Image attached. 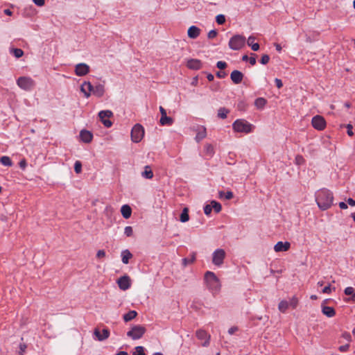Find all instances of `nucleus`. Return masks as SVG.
<instances>
[{
    "instance_id": "obj_43",
    "label": "nucleus",
    "mask_w": 355,
    "mask_h": 355,
    "mask_svg": "<svg viewBox=\"0 0 355 355\" xmlns=\"http://www.w3.org/2000/svg\"><path fill=\"white\" fill-rule=\"evenodd\" d=\"M220 83L219 82L214 83L210 85L209 89L213 92H217L220 89Z\"/></svg>"
},
{
    "instance_id": "obj_58",
    "label": "nucleus",
    "mask_w": 355,
    "mask_h": 355,
    "mask_svg": "<svg viewBox=\"0 0 355 355\" xmlns=\"http://www.w3.org/2000/svg\"><path fill=\"white\" fill-rule=\"evenodd\" d=\"M19 167L21 168L24 169L26 168V159H21L19 162Z\"/></svg>"
},
{
    "instance_id": "obj_28",
    "label": "nucleus",
    "mask_w": 355,
    "mask_h": 355,
    "mask_svg": "<svg viewBox=\"0 0 355 355\" xmlns=\"http://www.w3.org/2000/svg\"><path fill=\"white\" fill-rule=\"evenodd\" d=\"M344 293L346 295L351 296V297L348 300H351V301L355 302V291H354V288L353 287H351V286L347 287L344 291Z\"/></svg>"
},
{
    "instance_id": "obj_36",
    "label": "nucleus",
    "mask_w": 355,
    "mask_h": 355,
    "mask_svg": "<svg viewBox=\"0 0 355 355\" xmlns=\"http://www.w3.org/2000/svg\"><path fill=\"white\" fill-rule=\"evenodd\" d=\"M196 260V253H193L191 256V258H184L182 259V263L184 266H187L188 264L193 263Z\"/></svg>"
},
{
    "instance_id": "obj_15",
    "label": "nucleus",
    "mask_w": 355,
    "mask_h": 355,
    "mask_svg": "<svg viewBox=\"0 0 355 355\" xmlns=\"http://www.w3.org/2000/svg\"><path fill=\"white\" fill-rule=\"evenodd\" d=\"M93 89V85L90 82L85 81L80 87V91L84 94L86 98H89L91 96L92 91Z\"/></svg>"
},
{
    "instance_id": "obj_40",
    "label": "nucleus",
    "mask_w": 355,
    "mask_h": 355,
    "mask_svg": "<svg viewBox=\"0 0 355 355\" xmlns=\"http://www.w3.org/2000/svg\"><path fill=\"white\" fill-rule=\"evenodd\" d=\"M133 355H146L144 348L142 346H137L135 347V352Z\"/></svg>"
},
{
    "instance_id": "obj_23",
    "label": "nucleus",
    "mask_w": 355,
    "mask_h": 355,
    "mask_svg": "<svg viewBox=\"0 0 355 355\" xmlns=\"http://www.w3.org/2000/svg\"><path fill=\"white\" fill-rule=\"evenodd\" d=\"M121 212L123 217L125 219H128L131 216L132 209L129 205H124L121 207Z\"/></svg>"
},
{
    "instance_id": "obj_37",
    "label": "nucleus",
    "mask_w": 355,
    "mask_h": 355,
    "mask_svg": "<svg viewBox=\"0 0 355 355\" xmlns=\"http://www.w3.org/2000/svg\"><path fill=\"white\" fill-rule=\"evenodd\" d=\"M211 206L212 207V209H214V210L216 212V213H219L220 211H221V209H222V207H221V205L215 201V200H212L211 202Z\"/></svg>"
},
{
    "instance_id": "obj_42",
    "label": "nucleus",
    "mask_w": 355,
    "mask_h": 355,
    "mask_svg": "<svg viewBox=\"0 0 355 355\" xmlns=\"http://www.w3.org/2000/svg\"><path fill=\"white\" fill-rule=\"evenodd\" d=\"M74 171L76 173H80L82 171V164L80 161H76L74 164Z\"/></svg>"
},
{
    "instance_id": "obj_64",
    "label": "nucleus",
    "mask_w": 355,
    "mask_h": 355,
    "mask_svg": "<svg viewBox=\"0 0 355 355\" xmlns=\"http://www.w3.org/2000/svg\"><path fill=\"white\" fill-rule=\"evenodd\" d=\"M347 202L350 206H355V200L352 198H348Z\"/></svg>"
},
{
    "instance_id": "obj_44",
    "label": "nucleus",
    "mask_w": 355,
    "mask_h": 355,
    "mask_svg": "<svg viewBox=\"0 0 355 355\" xmlns=\"http://www.w3.org/2000/svg\"><path fill=\"white\" fill-rule=\"evenodd\" d=\"M289 304L293 309H295L298 304V299L295 296H293Z\"/></svg>"
},
{
    "instance_id": "obj_56",
    "label": "nucleus",
    "mask_w": 355,
    "mask_h": 355,
    "mask_svg": "<svg viewBox=\"0 0 355 355\" xmlns=\"http://www.w3.org/2000/svg\"><path fill=\"white\" fill-rule=\"evenodd\" d=\"M33 3L38 6H43L45 3L44 0H33Z\"/></svg>"
},
{
    "instance_id": "obj_49",
    "label": "nucleus",
    "mask_w": 355,
    "mask_h": 355,
    "mask_svg": "<svg viewBox=\"0 0 355 355\" xmlns=\"http://www.w3.org/2000/svg\"><path fill=\"white\" fill-rule=\"evenodd\" d=\"M216 67L220 69H224L226 68L227 67V63L225 62H223V61H218L217 63H216Z\"/></svg>"
},
{
    "instance_id": "obj_57",
    "label": "nucleus",
    "mask_w": 355,
    "mask_h": 355,
    "mask_svg": "<svg viewBox=\"0 0 355 355\" xmlns=\"http://www.w3.org/2000/svg\"><path fill=\"white\" fill-rule=\"evenodd\" d=\"M216 75L219 78H223L226 76L227 73L225 71H218Z\"/></svg>"
},
{
    "instance_id": "obj_11",
    "label": "nucleus",
    "mask_w": 355,
    "mask_h": 355,
    "mask_svg": "<svg viewBox=\"0 0 355 355\" xmlns=\"http://www.w3.org/2000/svg\"><path fill=\"white\" fill-rule=\"evenodd\" d=\"M119 288L122 291L128 290L131 285V280L129 276L123 275L117 280Z\"/></svg>"
},
{
    "instance_id": "obj_21",
    "label": "nucleus",
    "mask_w": 355,
    "mask_h": 355,
    "mask_svg": "<svg viewBox=\"0 0 355 355\" xmlns=\"http://www.w3.org/2000/svg\"><path fill=\"white\" fill-rule=\"evenodd\" d=\"M93 94L98 97H101L103 96L105 92V88L104 85L101 84H98L96 85L95 87L93 86V89L92 91Z\"/></svg>"
},
{
    "instance_id": "obj_10",
    "label": "nucleus",
    "mask_w": 355,
    "mask_h": 355,
    "mask_svg": "<svg viewBox=\"0 0 355 355\" xmlns=\"http://www.w3.org/2000/svg\"><path fill=\"white\" fill-rule=\"evenodd\" d=\"M112 116L113 113L110 110H102L98 113V116L101 122L106 128L111 127L112 123L109 119H105V118H110Z\"/></svg>"
},
{
    "instance_id": "obj_22",
    "label": "nucleus",
    "mask_w": 355,
    "mask_h": 355,
    "mask_svg": "<svg viewBox=\"0 0 355 355\" xmlns=\"http://www.w3.org/2000/svg\"><path fill=\"white\" fill-rule=\"evenodd\" d=\"M322 312L328 318H332L336 315V311L331 306H322Z\"/></svg>"
},
{
    "instance_id": "obj_13",
    "label": "nucleus",
    "mask_w": 355,
    "mask_h": 355,
    "mask_svg": "<svg viewBox=\"0 0 355 355\" xmlns=\"http://www.w3.org/2000/svg\"><path fill=\"white\" fill-rule=\"evenodd\" d=\"M89 72V66L85 63H79L75 67V73L78 76H84Z\"/></svg>"
},
{
    "instance_id": "obj_30",
    "label": "nucleus",
    "mask_w": 355,
    "mask_h": 355,
    "mask_svg": "<svg viewBox=\"0 0 355 355\" xmlns=\"http://www.w3.org/2000/svg\"><path fill=\"white\" fill-rule=\"evenodd\" d=\"M267 101L264 98H258L254 101V105L258 109H262L264 107V106L266 105Z\"/></svg>"
},
{
    "instance_id": "obj_53",
    "label": "nucleus",
    "mask_w": 355,
    "mask_h": 355,
    "mask_svg": "<svg viewBox=\"0 0 355 355\" xmlns=\"http://www.w3.org/2000/svg\"><path fill=\"white\" fill-rule=\"evenodd\" d=\"M233 196H234L233 193L230 191H228L225 193V198L227 200L232 199L233 198Z\"/></svg>"
},
{
    "instance_id": "obj_31",
    "label": "nucleus",
    "mask_w": 355,
    "mask_h": 355,
    "mask_svg": "<svg viewBox=\"0 0 355 355\" xmlns=\"http://www.w3.org/2000/svg\"><path fill=\"white\" fill-rule=\"evenodd\" d=\"M142 176L146 179H151L153 177V173L149 166H146L144 171L142 172Z\"/></svg>"
},
{
    "instance_id": "obj_7",
    "label": "nucleus",
    "mask_w": 355,
    "mask_h": 355,
    "mask_svg": "<svg viewBox=\"0 0 355 355\" xmlns=\"http://www.w3.org/2000/svg\"><path fill=\"white\" fill-rule=\"evenodd\" d=\"M17 85L24 90H31L35 86V81L30 77H19L17 80Z\"/></svg>"
},
{
    "instance_id": "obj_50",
    "label": "nucleus",
    "mask_w": 355,
    "mask_h": 355,
    "mask_svg": "<svg viewBox=\"0 0 355 355\" xmlns=\"http://www.w3.org/2000/svg\"><path fill=\"white\" fill-rule=\"evenodd\" d=\"M211 210H212V207H211V205H207L204 207V212L207 216L211 214Z\"/></svg>"
},
{
    "instance_id": "obj_25",
    "label": "nucleus",
    "mask_w": 355,
    "mask_h": 355,
    "mask_svg": "<svg viewBox=\"0 0 355 355\" xmlns=\"http://www.w3.org/2000/svg\"><path fill=\"white\" fill-rule=\"evenodd\" d=\"M255 37L253 36H250L248 39L247 44L248 46H251V49L254 51H257L259 49V44L258 43H254V41Z\"/></svg>"
},
{
    "instance_id": "obj_47",
    "label": "nucleus",
    "mask_w": 355,
    "mask_h": 355,
    "mask_svg": "<svg viewBox=\"0 0 355 355\" xmlns=\"http://www.w3.org/2000/svg\"><path fill=\"white\" fill-rule=\"evenodd\" d=\"M124 233L128 237L132 236L133 230H132V227H130V226L125 227V230H124Z\"/></svg>"
},
{
    "instance_id": "obj_9",
    "label": "nucleus",
    "mask_w": 355,
    "mask_h": 355,
    "mask_svg": "<svg viewBox=\"0 0 355 355\" xmlns=\"http://www.w3.org/2000/svg\"><path fill=\"white\" fill-rule=\"evenodd\" d=\"M311 124L318 130H323L326 127V121L320 115H316L312 118Z\"/></svg>"
},
{
    "instance_id": "obj_14",
    "label": "nucleus",
    "mask_w": 355,
    "mask_h": 355,
    "mask_svg": "<svg viewBox=\"0 0 355 355\" xmlns=\"http://www.w3.org/2000/svg\"><path fill=\"white\" fill-rule=\"evenodd\" d=\"M94 334L97 338L98 340L103 341L109 338L110 331L107 329H103V333L101 334L99 329L98 328H96L94 331Z\"/></svg>"
},
{
    "instance_id": "obj_59",
    "label": "nucleus",
    "mask_w": 355,
    "mask_h": 355,
    "mask_svg": "<svg viewBox=\"0 0 355 355\" xmlns=\"http://www.w3.org/2000/svg\"><path fill=\"white\" fill-rule=\"evenodd\" d=\"M254 56H251L250 58H249V62H250V64L251 65H254L256 64V58H255V54H252Z\"/></svg>"
},
{
    "instance_id": "obj_33",
    "label": "nucleus",
    "mask_w": 355,
    "mask_h": 355,
    "mask_svg": "<svg viewBox=\"0 0 355 355\" xmlns=\"http://www.w3.org/2000/svg\"><path fill=\"white\" fill-rule=\"evenodd\" d=\"M230 112V111L226 109L225 107H220L218 110V116L220 119H226L227 114Z\"/></svg>"
},
{
    "instance_id": "obj_5",
    "label": "nucleus",
    "mask_w": 355,
    "mask_h": 355,
    "mask_svg": "<svg viewBox=\"0 0 355 355\" xmlns=\"http://www.w3.org/2000/svg\"><path fill=\"white\" fill-rule=\"evenodd\" d=\"M146 329L141 325H135L127 332V336L132 340L140 339L146 333Z\"/></svg>"
},
{
    "instance_id": "obj_46",
    "label": "nucleus",
    "mask_w": 355,
    "mask_h": 355,
    "mask_svg": "<svg viewBox=\"0 0 355 355\" xmlns=\"http://www.w3.org/2000/svg\"><path fill=\"white\" fill-rule=\"evenodd\" d=\"M270 60V57L267 54H264L262 55L261 60H260V62L262 64H266L268 63Z\"/></svg>"
},
{
    "instance_id": "obj_20",
    "label": "nucleus",
    "mask_w": 355,
    "mask_h": 355,
    "mask_svg": "<svg viewBox=\"0 0 355 355\" xmlns=\"http://www.w3.org/2000/svg\"><path fill=\"white\" fill-rule=\"evenodd\" d=\"M200 33V29L196 26H191L188 29V36L191 39H196L197 38Z\"/></svg>"
},
{
    "instance_id": "obj_29",
    "label": "nucleus",
    "mask_w": 355,
    "mask_h": 355,
    "mask_svg": "<svg viewBox=\"0 0 355 355\" xmlns=\"http://www.w3.org/2000/svg\"><path fill=\"white\" fill-rule=\"evenodd\" d=\"M159 123L162 125H171L173 123V119L166 115L161 116Z\"/></svg>"
},
{
    "instance_id": "obj_51",
    "label": "nucleus",
    "mask_w": 355,
    "mask_h": 355,
    "mask_svg": "<svg viewBox=\"0 0 355 355\" xmlns=\"http://www.w3.org/2000/svg\"><path fill=\"white\" fill-rule=\"evenodd\" d=\"M346 128H347V135H348L349 136H350V137L353 136V135H354V132H353V131H352V129H353V126H352V125H351V124H347V125H346Z\"/></svg>"
},
{
    "instance_id": "obj_2",
    "label": "nucleus",
    "mask_w": 355,
    "mask_h": 355,
    "mask_svg": "<svg viewBox=\"0 0 355 355\" xmlns=\"http://www.w3.org/2000/svg\"><path fill=\"white\" fill-rule=\"evenodd\" d=\"M205 281L207 287L213 293H217L220 288V284L218 278L211 271H207L205 274Z\"/></svg>"
},
{
    "instance_id": "obj_27",
    "label": "nucleus",
    "mask_w": 355,
    "mask_h": 355,
    "mask_svg": "<svg viewBox=\"0 0 355 355\" xmlns=\"http://www.w3.org/2000/svg\"><path fill=\"white\" fill-rule=\"evenodd\" d=\"M189 220V208L184 207L182 210V214L180 216V220L182 223H186Z\"/></svg>"
},
{
    "instance_id": "obj_12",
    "label": "nucleus",
    "mask_w": 355,
    "mask_h": 355,
    "mask_svg": "<svg viewBox=\"0 0 355 355\" xmlns=\"http://www.w3.org/2000/svg\"><path fill=\"white\" fill-rule=\"evenodd\" d=\"M196 336L199 340H205V342L202 343L203 347H207L209 345L210 335L204 329H198L196 332Z\"/></svg>"
},
{
    "instance_id": "obj_32",
    "label": "nucleus",
    "mask_w": 355,
    "mask_h": 355,
    "mask_svg": "<svg viewBox=\"0 0 355 355\" xmlns=\"http://www.w3.org/2000/svg\"><path fill=\"white\" fill-rule=\"evenodd\" d=\"M137 315V313L135 311H130L127 313L123 315V320L125 322H128L134 319Z\"/></svg>"
},
{
    "instance_id": "obj_61",
    "label": "nucleus",
    "mask_w": 355,
    "mask_h": 355,
    "mask_svg": "<svg viewBox=\"0 0 355 355\" xmlns=\"http://www.w3.org/2000/svg\"><path fill=\"white\" fill-rule=\"evenodd\" d=\"M159 112L161 113V116H166L167 115L166 110L162 106L159 107Z\"/></svg>"
},
{
    "instance_id": "obj_8",
    "label": "nucleus",
    "mask_w": 355,
    "mask_h": 355,
    "mask_svg": "<svg viewBox=\"0 0 355 355\" xmlns=\"http://www.w3.org/2000/svg\"><path fill=\"white\" fill-rule=\"evenodd\" d=\"M226 253L223 249L216 250L212 254V263L216 266H220L223 263Z\"/></svg>"
},
{
    "instance_id": "obj_19",
    "label": "nucleus",
    "mask_w": 355,
    "mask_h": 355,
    "mask_svg": "<svg viewBox=\"0 0 355 355\" xmlns=\"http://www.w3.org/2000/svg\"><path fill=\"white\" fill-rule=\"evenodd\" d=\"M290 246L291 243L288 241L284 243L279 241L275 244L274 250L275 252H284L287 251L290 248Z\"/></svg>"
},
{
    "instance_id": "obj_35",
    "label": "nucleus",
    "mask_w": 355,
    "mask_h": 355,
    "mask_svg": "<svg viewBox=\"0 0 355 355\" xmlns=\"http://www.w3.org/2000/svg\"><path fill=\"white\" fill-rule=\"evenodd\" d=\"M0 162L6 166H11L12 165V162L10 158L8 156H3L0 158Z\"/></svg>"
},
{
    "instance_id": "obj_17",
    "label": "nucleus",
    "mask_w": 355,
    "mask_h": 355,
    "mask_svg": "<svg viewBox=\"0 0 355 355\" xmlns=\"http://www.w3.org/2000/svg\"><path fill=\"white\" fill-rule=\"evenodd\" d=\"M80 138L83 142L89 144L92 141L93 135L90 131L82 130L80 132Z\"/></svg>"
},
{
    "instance_id": "obj_16",
    "label": "nucleus",
    "mask_w": 355,
    "mask_h": 355,
    "mask_svg": "<svg viewBox=\"0 0 355 355\" xmlns=\"http://www.w3.org/2000/svg\"><path fill=\"white\" fill-rule=\"evenodd\" d=\"M230 78L234 84H239L243 78V73L239 70H234L230 74Z\"/></svg>"
},
{
    "instance_id": "obj_6",
    "label": "nucleus",
    "mask_w": 355,
    "mask_h": 355,
    "mask_svg": "<svg viewBox=\"0 0 355 355\" xmlns=\"http://www.w3.org/2000/svg\"><path fill=\"white\" fill-rule=\"evenodd\" d=\"M144 130L141 125L137 123L135 125L131 131V139L135 143L139 142L144 137Z\"/></svg>"
},
{
    "instance_id": "obj_39",
    "label": "nucleus",
    "mask_w": 355,
    "mask_h": 355,
    "mask_svg": "<svg viewBox=\"0 0 355 355\" xmlns=\"http://www.w3.org/2000/svg\"><path fill=\"white\" fill-rule=\"evenodd\" d=\"M10 51L17 58H19L24 55V51L21 49H11Z\"/></svg>"
},
{
    "instance_id": "obj_24",
    "label": "nucleus",
    "mask_w": 355,
    "mask_h": 355,
    "mask_svg": "<svg viewBox=\"0 0 355 355\" xmlns=\"http://www.w3.org/2000/svg\"><path fill=\"white\" fill-rule=\"evenodd\" d=\"M207 136L206 128L205 127H201L198 129L197 135L196 136V140L197 142H199Z\"/></svg>"
},
{
    "instance_id": "obj_63",
    "label": "nucleus",
    "mask_w": 355,
    "mask_h": 355,
    "mask_svg": "<svg viewBox=\"0 0 355 355\" xmlns=\"http://www.w3.org/2000/svg\"><path fill=\"white\" fill-rule=\"evenodd\" d=\"M238 330V328L236 327H232L228 330V333L230 334H233L234 332H236Z\"/></svg>"
},
{
    "instance_id": "obj_34",
    "label": "nucleus",
    "mask_w": 355,
    "mask_h": 355,
    "mask_svg": "<svg viewBox=\"0 0 355 355\" xmlns=\"http://www.w3.org/2000/svg\"><path fill=\"white\" fill-rule=\"evenodd\" d=\"M289 305L290 304L287 301L282 300L279 304L278 309L279 310V311L284 313L287 310Z\"/></svg>"
},
{
    "instance_id": "obj_1",
    "label": "nucleus",
    "mask_w": 355,
    "mask_h": 355,
    "mask_svg": "<svg viewBox=\"0 0 355 355\" xmlns=\"http://www.w3.org/2000/svg\"><path fill=\"white\" fill-rule=\"evenodd\" d=\"M333 199L332 193L326 189H320L316 196L317 204L322 210L329 209L333 203Z\"/></svg>"
},
{
    "instance_id": "obj_48",
    "label": "nucleus",
    "mask_w": 355,
    "mask_h": 355,
    "mask_svg": "<svg viewBox=\"0 0 355 355\" xmlns=\"http://www.w3.org/2000/svg\"><path fill=\"white\" fill-rule=\"evenodd\" d=\"M218 35V32L216 30H211L207 34V37L209 39H213L216 37Z\"/></svg>"
},
{
    "instance_id": "obj_52",
    "label": "nucleus",
    "mask_w": 355,
    "mask_h": 355,
    "mask_svg": "<svg viewBox=\"0 0 355 355\" xmlns=\"http://www.w3.org/2000/svg\"><path fill=\"white\" fill-rule=\"evenodd\" d=\"M105 257V252L103 250H99L96 253V257L101 259Z\"/></svg>"
},
{
    "instance_id": "obj_4",
    "label": "nucleus",
    "mask_w": 355,
    "mask_h": 355,
    "mask_svg": "<svg viewBox=\"0 0 355 355\" xmlns=\"http://www.w3.org/2000/svg\"><path fill=\"white\" fill-rule=\"evenodd\" d=\"M245 44V37L241 35H235L230 38L229 47L232 50H239L244 46Z\"/></svg>"
},
{
    "instance_id": "obj_18",
    "label": "nucleus",
    "mask_w": 355,
    "mask_h": 355,
    "mask_svg": "<svg viewBox=\"0 0 355 355\" xmlns=\"http://www.w3.org/2000/svg\"><path fill=\"white\" fill-rule=\"evenodd\" d=\"M202 64L200 60L190 59L187 61V67L190 69L198 70L202 68Z\"/></svg>"
},
{
    "instance_id": "obj_60",
    "label": "nucleus",
    "mask_w": 355,
    "mask_h": 355,
    "mask_svg": "<svg viewBox=\"0 0 355 355\" xmlns=\"http://www.w3.org/2000/svg\"><path fill=\"white\" fill-rule=\"evenodd\" d=\"M275 83H276V85H277V88L279 89V88L282 87L283 83H282V80L280 79L275 78Z\"/></svg>"
},
{
    "instance_id": "obj_41",
    "label": "nucleus",
    "mask_w": 355,
    "mask_h": 355,
    "mask_svg": "<svg viewBox=\"0 0 355 355\" xmlns=\"http://www.w3.org/2000/svg\"><path fill=\"white\" fill-rule=\"evenodd\" d=\"M216 21L219 25L223 24L225 22V15L222 14L218 15L216 17Z\"/></svg>"
},
{
    "instance_id": "obj_62",
    "label": "nucleus",
    "mask_w": 355,
    "mask_h": 355,
    "mask_svg": "<svg viewBox=\"0 0 355 355\" xmlns=\"http://www.w3.org/2000/svg\"><path fill=\"white\" fill-rule=\"evenodd\" d=\"M296 162L298 164H301L302 162H304V158L301 155H297L296 157Z\"/></svg>"
},
{
    "instance_id": "obj_26",
    "label": "nucleus",
    "mask_w": 355,
    "mask_h": 355,
    "mask_svg": "<svg viewBox=\"0 0 355 355\" xmlns=\"http://www.w3.org/2000/svg\"><path fill=\"white\" fill-rule=\"evenodd\" d=\"M122 262L128 264L129 260L132 257V254L128 250H125L121 252Z\"/></svg>"
},
{
    "instance_id": "obj_55",
    "label": "nucleus",
    "mask_w": 355,
    "mask_h": 355,
    "mask_svg": "<svg viewBox=\"0 0 355 355\" xmlns=\"http://www.w3.org/2000/svg\"><path fill=\"white\" fill-rule=\"evenodd\" d=\"M349 344H346V345H341L339 347V350L342 352H346L347 351V349H349Z\"/></svg>"
},
{
    "instance_id": "obj_45",
    "label": "nucleus",
    "mask_w": 355,
    "mask_h": 355,
    "mask_svg": "<svg viewBox=\"0 0 355 355\" xmlns=\"http://www.w3.org/2000/svg\"><path fill=\"white\" fill-rule=\"evenodd\" d=\"M19 355H24V352H26V349L27 348V345L25 343H20L19 346Z\"/></svg>"
},
{
    "instance_id": "obj_3",
    "label": "nucleus",
    "mask_w": 355,
    "mask_h": 355,
    "mask_svg": "<svg viewBox=\"0 0 355 355\" xmlns=\"http://www.w3.org/2000/svg\"><path fill=\"white\" fill-rule=\"evenodd\" d=\"M232 128L235 132L250 133L252 130V125L245 119H237L232 124Z\"/></svg>"
},
{
    "instance_id": "obj_54",
    "label": "nucleus",
    "mask_w": 355,
    "mask_h": 355,
    "mask_svg": "<svg viewBox=\"0 0 355 355\" xmlns=\"http://www.w3.org/2000/svg\"><path fill=\"white\" fill-rule=\"evenodd\" d=\"M331 292V285L329 284L328 286H325L323 289H322V293H330Z\"/></svg>"
},
{
    "instance_id": "obj_38",
    "label": "nucleus",
    "mask_w": 355,
    "mask_h": 355,
    "mask_svg": "<svg viewBox=\"0 0 355 355\" xmlns=\"http://www.w3.org/2000/svg\"><path fill=\"white\" fill-rule=\"evenodd\" d=\"M205 150L206 154L209 156H212L214 153V146L209 144H207L205 146Z\"/></svg>"
}]
</instances>
